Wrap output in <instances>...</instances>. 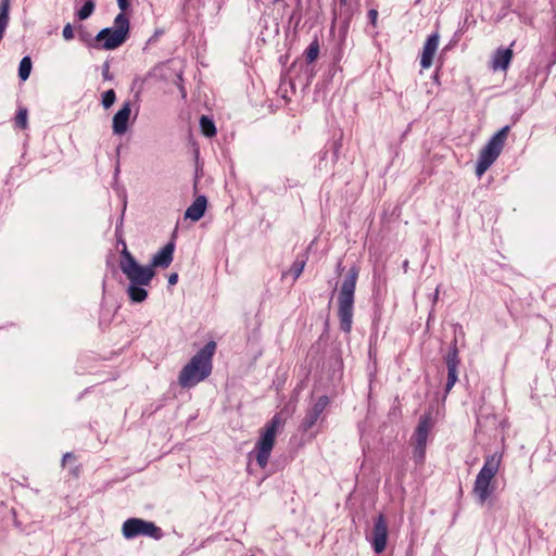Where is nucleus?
Segmentation results:
<instances>
[{"mask_svg":"<svg viewBox=\"0 0 556 556\" xmlns=\"http://www.w3.org/2000/svg\"><path fill=\"white\" fill-rule=\"evenodd\" d=\"M119 268L129 280L130 285L127 294L132 302L141 303L148 292L144 287H149L155 276V270L148 266L140 265L128 250H121Z\"/></svg>","mask_w":556,"mask_h":556,"instance_id":"obj_1","label":"nucleus"},{"mask_svg":"<svg viewBox=\"0 0 556 556\" xmlns=\"http://www.w3.org/2000/svg\"><path fill=\"white\" fill-rule=\"evenodd\" d=\"M216 349V342L211 340L190 358L178 375V384L181 388L190 389L212 374Z\"/></svg>","mask_w":556,"mask_h":556,"instance_id":"obj_2","label":"nucleus"},{"mask_svg":"<svg viewBox=\"0 0 556 556\" xmlns=\"http://www.w3.org/2000/svg\"><path fill=\"white\" fill-rule=\"evenodd\" d=\"M358 275L359 268L356 265L352 266L346 273L338 293L340 329L345 333H350L352 329L354 293Z\"/></svg>","mask_w":556,"mask_h":556,"instance_id":"obj_3","label":"nucleus"},{"mask_svg":"<svg viewBox=\"0 0 556 556\" xmlns=\"http://www.w3.org/2000/svg\"><path fill=\"white\" fill-rule=\"evenodd\" d=\"M503 454L495 452L485 456L484 465L476 477L473 493L484 503L495 490V477L502 466Z\"/></svg>","mask_w":556,"mask_h":556,"instance_id":"obj_4","label":"nucleus"},{"mask_svg":"<svg viewBox=\"0 0 556 556\" xmlns=\"http://www.w3.org/2000/svg\"><path fill=\"white\" fill-rule=\"evenodd\" d=\"M283 425L285 419L281 413H277L261 431L260 438L254 447V453L256 463L262 469H264L268 464L270 453L276 442L277 432L283 427Z\"/></svg>","mask_w":556,"mask_h":556,"instance_id":"obj_5","label":"nucleus"},{"mask_svg":"<svg viewBox=\"0 0 556 556\" xmlns=\"http://www.w3.org/2000/svg\"><path fill=\"white\" fill-rule=\"evenodd\" d=\"M130 23L124 14H118L112 28L102 29L94 38L96 48L113 50L122 46L129 36Z\"/></svg>","mask_w":556,"mask_h":556,"instance_id":"obj_6","label":"nucleus"},{"mask_svg":"<svg viewBox=\"0 0 556 556\" xmlns=\"http://www.w3.org/2000/svg\"><path fill=\"white\" fill-rule=\"evenodd\" d=\"M509 132L510 126H504L492 136L489 142L482 148L476 165V174L478 177H481L500 156Z\"/></svg>","mask_w":556,"mask_h":556,"instance_id":"obj_7","label":"nucleus"},{"mask_svg":"<svg viewBox=\"0 0 556 556\" xmlns=\"http://www.w3.org/2000/svg\"><path fill=\"white\" fill-rule=\"evenodd\" d=\"M434 427L432 413L428 412L420 416L417 427L410 438L414 446V458L417 464H424L426 457L427 441Z\"/></svg>","mask_w":556,"mask_h":556,"instance_id":"obj_8","label":"nucleus"},{"mask_svg":"<svg viewBox=\"0 0 556 556\" xmlns=\"http://www.w3.org/2000/svg\"><path fill=\"white\" fill-rule=\"evenodd\" d=\"M123 535L130 540L139 535L149 536L154 540L163 538V530L152 521H147L140 518H129L122 527Z\"/></svg>","mask_w":556,"mask_h":556,"instance_id":"obj_9","label":"nucleus"},{"mask_svg":"<svg viewBox=\"0 0 556 556\" xmlns=\"http://www.w3.org/2000/svg\"><path fill=\"white\" fill-rule=\"evenodd\" d=\"M388 534H389V528H388L387 518L383 514H379L374 519V526H372L371 532L367 536L374 551L377 554H381L382 552L386 551L387 544H388Z\"/></svg>","mask_w":556,"mask_h":556,"instance_id":"obj_10","label":"nucleus"},{"mask_svg":"<svg viewBox=\"0 0 556 556\" xmlns=\"http://www.w3.org/2000/svg\"><path fill=\"white\" fill-rule=\"evenodd\" d=\"M444 363L447 369V379L444 388V392L446 395L450 393V391L458 380V369L462 363L456 342H454V344L450 348L447 354L444 356Z\"/></svg>","mask_w":556,"mask_h":556,"instance_id":"obj_11","label":"nucleus"},{"mask_svg":"<svg viewBox=\"0 0 556 556\" xmlns=\"http://www.w3.org/2000/svg\"><path fill=\"white\" fill-rule=\"evenodd\" d=\"M439 47V34L434 33L430 35L424 46L420 65L422 68H429L432 65L433 56Z\"/></svg>","mask_w":556,"mask_h":556,"instance_id":"obj_12","label":"nucleus"},{"mask_svg":"<svg viewBox=\"0 0 556 556\" xmlns=\"http://www.w3.org/2000/svg\"><path fill=\"white\" fill-rule=\"evenodd\" d=\"M174 250L175 243L174 241H169L153 256L150 267H152L153 270H155V268H167L173 262Z\"/></svg>","mask_w":556,"mask_h":556,"instance_id":"obj_13","label":"nucleus"},{"mask_svg":"<svg viewBox=\"0 0 556 556\" xmlns=\"http://www.w3.org/2000/svg\"><path fill=\"white\" fill-rule=\"evenodd\" d=\"M130 114L131 104L130 102H125L113 117V132L115 135H123L127 131Z\"/></svg>","mask_w":556,"mask_h":556,"instance_id":"obj_14","label":"nucleus"},{"mask_svg":"<svg viewBox=\"0 0 556 556\" xmlns=\"http://www.w3.org/2000/svg\"><path fill=\"white\" fill-rule=\"evenodd\" d=\"M513 55H514V53L510 48H507V49L498 48L495 51V54L492 60V65H491L492 70L493 71H497V70L506 71L511 62Z\"/></svg>","mask_w":556,"mask_h":556,"instance_id":"obj_15","label":"nucleus"},{"mask_svg":"<svg viewBox=\"0 0 556 556\" xmlns=\"http://www.w3.org/2000/svg\"><path fill=\"white\" fill-rule=\"evenodd\" d=\"M206 205L207 200L204 195L197 197L193 203L187 208L185 218H189L192 222L200 220L205 213Z\"/></svg>","mask_w":556,"mask_h":556,"instance_id":"obj_16","label":"nucleus"},{"mask_svg":"<svg viewBox=\"0 0 556 556\" xmlns=\"http://www.w3.org/2000/svg\"><path fill=\"white\" fill-rule=\"evenodd\" d=\"M306 256L298 257L291 265L288 271L282 274V278H285L287 275H292L293 281H295L301 274L304 270L305 264H306Z\"/></svg>","mask_w":556,"mask_h":556,"instance_id":"obj_17","label":"nucleus"},{"mask_svg":"<svg viewBox=\"0 0 556 556\" xmlns=\"http://www.w3.org/2000/svg\"><path fill=\"white\" fill-rule=\"evenodd\" d=\"M320 45L318 38H315L309 46L305 49L303 56L307 64L315 62L318 59Z\"/></svg>","mask_w":556,"mask_h":556,"instance_id":"obj_18","label":"nucleus"},{"mask_svg":"<svg viewBox=\"0 0 556 556\" xmlns=\"http://www.w3.org/2000/svg\"><path fill=\"white\" fill-rule=\"evenodd\" d=\"M201 132L207 137L213 138L216 136V127L212 118L206 115L200 117Z\"/></svg>","mask_w":556,"mask_h":556,"instance_id":"obj_19","label":"nucleus"},{"mask_svg":"<svg viewBox=\"0 0 556 556\" xmlns=\"http://www.w3.org/2000/svg\"><path fill=\"white\" fill-rule=\"evenodd\" d=\"M319 417H320L319 415L307 409L304 418L302 419V421L300 424V427H299L300 431L307 432L308 430H311L316 425Z\"/></svg>","mask_w":556,"mask_h":556,"instance_id":"obj_20","label":"nucleus"},{"mask_svg":"<svg viewBox=\"0 0 556 556\" xmlns=\"http://www.w3.org/2000/svg\"><path fill=\"white\" fill-rule=\"evenodd\" d=\"M28 111L25 106H20L14 117V125L18 129H26L28 122Z\"/></svg>","mask_w":556,"mask_h":556,"instance_id":"obj_21","label":"nucleus"},{"mask_svg":"<svg viewBox=\"0 0 556 556\" xmlns=\"http://www.w3.org/2000/svg\"><path fill=\"white\" fill-rule=\"evenodd\" d=\"M33 63L29 56H24L18 66V77L26 80L31 72Z\"/></svg>","mask_w":556,"mask_h":556,"instance_id":"obj_22","label":"nucleus"},{"mask_svg":"<svg viewBox=\"0 0 556 556\" xmlns=\"http://www.w3.org/2000/svg\"><path fill=\"white\" fill-rule=\"evenodd\" d=\"M96 4L93 0H86L84 5L76 12L78 20L84 21L88 18L94 11Z\"/></svg>","mask_w":556,"mask_h":556,"instance_id":"obj_23","label":"nucleus"},{"mask_svg":"<svg viewBox=\"0 0 556 556\" xmlns=\"http://www.w3.org/2000/svg\"><path fill=\"white\" fill-rule=\"evenodd\" d=\"M328 396L323 395L315 402V404L309 408V410L320 416L325 408L328 406Z\"/></svg>","mask_w":556,"mask_h":556,"instance_id":"obj_24","label":"nucleus"},{"mask_svg":"<svg viewBox=\"0 0 556 556\" xmlns=\"http://www.w3.org/2000/svg\"><path fill=\"white\" fill-rule=\"evenodd\" d=\"M115 99H116V94H115V91L113 89H110L108 91H105L103 94H102V104L105 109H109L113 105V103L115 102Z\"/></svg>","mask_w":556,"mask_h":556,"instance_id":"obj_25","label":"nucleus"},{"mask_svg":"<svg viewBox=\"0 0 556 556\" xmlns=\"http://www.w3.org/2000/svg\"><path fill=\"white\" fill-rule=\"evenodd\" d=\"M131 2L132 0H117L118 8L121 9L119 14H124L126 17L129 18V16L132 13Z\"/></svg>","mask_w":556,"mask_h":556,"instance_id":"obj_26","label":"nucleus"},{"mask_svg":"<svg viewBox=\"0 0 556 556\" xmlns=\"http://www.w3.org/2000/svg\"><path fill=\"white\" fill-rule=\"evenodd\" d=\"M63 37L66 40H72L74 38V29L71 24H66L63 28Z\"/></svg>","mask_w":556,"mask_h":556,"instance_id":"obj_27","label":"nucleus"},{"mask_svg":"<svg viewBox=\"0 0 556 556\" xmlns=\"http://www.w3.org/2000/svg\"><path fill=\"white\" fill-rule=\"evenodd\" d=\"M368 16H369V20L372 24V26H376V22H377V18H378V12L376 10H369L368 12Z\"/></svg>","mask_w":556,"mask_h":556,"instance_id":"obj_28","label":"nucleus"},{"mask_svg":"<svg viewBox=\"0 0 556 556\" xmlns=\"http://www.w3.org/2000/svg\"><path fill=\"white\" fill-rule=\"evenodd\" d=\"M177 281H178V274H176V273L170 274L168 277V283L174 286L177 283Z\"/></svg>","mask_w":556,"mask_h":556,"instance_id":"obj_29","label":"nucleus"},{"mask_svg":"<svg viewBox=\"0 0 556 556\" xmlns=\"http://www.w3.org/2000/svg\"><path fill=\"white\" fill-rule=\"evenodd\" d=\"M104 79H111V75L109 73V64H105V70L103 72Z\"/></svg>","mask_w":556,"mask_h":556,"instance_id":"obj_30","label":"nucleus"},{"mask_svg":"<svg viewBox=\"0 0 556 556\" xmlns=\"http://www.w3.org/2000/svg\"><path fill=\"white\" fill-rule=\"evenodd\" d=\"M118 244H121L122 250H124V249H125V250H128V249H127V244H126V242H125V240H124V239H122V238H121V239L118 240Z\"/></svg>","mask_w":556,"mask_h":556,"instance_id":"obj_31","label":"nucleus"},{"mask_svg":"<svg viewBox=\"0 0 556 556\" xmlns=\"http://www.w3.org/2000/svg\"><path fill=\"white\" fill-rule=\"evenodd\" d=\"M340 5L343 7V5H346L348 4V0H338Z\"/></svg>","mask_w":556,"mask_h":556,"instance_id":"obj_32","label":"nucleus"},{"mask_svg":"<svg viewBox=\"0 0 556 556\" xmlns=\"http://www.w3.org/2000/svg\"><path fill=\"white\" fill-rule=\"evenodd\" d=\"M336 146H337V147H336L334 153L337 154V153H338V150H339V148H340V143L338 142Z\"/></svg>","mask_w":556,"mask_h":556,"instance_id":"obj_33","label":"nucleus"},{"mask_svg":"<svg viewBox=\"0 0 556 556\" xmlns=\"http://www.w3.org/2000/svg\"><path fill=\"white\" fill-rule=\"evenodd\" d=\"M338 270H341V262L338 264Z\"/></svg>","mask_w":556,"mask_h":556,"instance_id":"obj_34","label":"nucleus"}]
</instances>
